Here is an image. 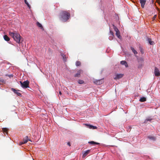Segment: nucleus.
Segmentation results:
<instances>
[{"mask_svg": "<svg viewBox=\"0 0 160 160\" xmlns=\"http://www.w3.org/2000/svg\"><path fill=\"white\" fill-rule=\"evenodd\" d=\"M59 17V19L62 21L65 22L70 18V14L69 12L66 11H63L60 12Z\"/></svg>", "mask_w": 160, "mask_h": 160, "instance_id": "obj_1", "label": "nucleus"}, {"mask_svg": "<svg viewBox=\"0 0 160 160\" xmlns=\"http://www.w3.org/2000/svg\"><path fill=\"white\" fill-rule=\"evenodd\" d=\"M9 34L10 36L12 37L14 40L17 43H20V41L22 38L18 33L16 32H9Z\"/></svg>", "mask_w": 160, "mask_h": 160, "instance_id": "obj_2", "label": "nucleus"}, {"mask_svg": "<svg viewBox=\"0 0 160 160\" xmlns=\"http://www.w3.org/2000/svg\"><path fill=\"white\" fill-rule=\"evenodd\" d=\"M20 83L21 87L23 88H26L29 87V82L28 80L25 81L23 82L20 81Z\"/></svg>", "mask_w": 160, "mask_h": 160, "instance_id": "obj_3", "label": "nucleus"}, {"mask_svg": "<svg viewBox=\"0 0 160 160\" xmlns=\"http://www.w3.org/2000/svg\"><path fill=\"white\" fill-rule=\"evenodd\" d=\"M114 31L116 32V35L117 37L119 38H121V36L120 34V32L118 30V29L114 25H112Z\"/></svg>", "mask_w": 160, "mask_h": 160, "instance_id": "obj_4", "label": "nucleus"}, {"mask_svg": "<svg viewBox=\"0 0 160 160\" xmlns=\"http://www.w3.org/2000/svg\"><path fill=\"white\" fill-rule=\"evenodd\" d=\"M154 73L156 76L158 77L160 76L159 70L157 67H155V68Z\"/></svg>", "mask_w": 160, "mask_h": 160, "instance_id": "obj_5", "label": "nucleus"}, {"mask_svg": "<svg viewBox=\"0 0 160 160\" xmlns=\"http://www.w3.org/2000/svg\"><path fill=\"white\" fill-rule=\"evenodd\" d=\"M104 82V80L103 79H101L100 80H96L94 81V83L96 84L100 85Z\"/></svg>", "mask_w": 160, "mask_h": 160, "instance_id": "obj_6", "label": "nucleus"}, {"mask_svg": "<svg viewBox=\"0 0 160 160\" xmlns=\"http://www.w3.org/2000/svg\"><path fill=\"white\" fill-rule=\"evenodd\" d=\"M83 72V71L82 70H80L78 71L77 73L75 74L74 76L75 77H78L79 78L81 76V74Z\"/></svg>", "mask_w": 160, "mask_h": 160, "instance_id": "obj_7", "label": "nucleus"}, {"mask_svg": "<svg viewBox=\"0 0 160 160\" xmlns=\"http://www.w3.org/2000/svg\"><path fill=\"white\" fill-rule=\"evenodd\" d=\"M123 76V75L121 74H117L115 77L114 78V79L115 80L119 79L121 78Z\"/></svg>", "mask_w": 160, "mask_h": 160, "instance_id": "obj_8", "label": "nucleus"}, {"mask_svg": "<svg viewBox=\"0 0 160 160\" xmlns=\"http://www.w3.org/2000/svg\"><path fill=\"white\" fill-rule=\"evenodd\" d=\"M11 90L18 96H22L21 94L20 93L18 92L19 91V90H16L13 88H12Z\"/></svg>", "mask_w": 160, "mask_h": 160, "instance_id": "obj_9", "label": "nucleus"}, {"mask_svg": "<svg viewBox=\"0 0 160 160\" xmlns=\"http://www.w3.org/2000/svg\"><path fill=\"white\" fill-rule=\"evenodd\" d=\"M140 3L141 4V6L142 8H143L144 7V5L146 3V0H140Z\"/></svg>", "mask_w": 160, "mask_h": 160, "instance_id": "obj_10", "label": "nucleus"}, {"mask_svg": "<svg viewBox=\"0 0 160 160\" xmlns=\"http://www.w3.org/2000/svg\"><path fill=\"white\" fill-rule=\"evenodd\" d=\"M90 150H88L85 151L82 157L85 158L90 152Z\"/></svg>", "mask_w": 160, "mask_h": 160, "instance_id": "obj_11", "label": "nucleus"}, {"mask_svg": "<svg viewBox=\"0 0 160 160\" xmlns=\"http://www.w3.org/2000/svg\"><path fill=\"white\" fill-rule=\"evenodd\" d=\"M28 136H26L23 139V142L24 143H26L28 141H30L31 142V140L30 139H28Z\"/></svg>", "mask_w": 160, "mask_h": 160, "instance_id": "obj_12", "label": "nucleus"}, {"mask_svg": "<svg viewBox=\"0 0 160 160\" xmlns=\"http://www.w3.org/2000/svg\"><path fill=\"white\" fill-rule=\"evenodd\" d=\"M61 56L62 57L63 60L64 62H66L67 59L68 58L66 56V55L63 53H62L61 54Z\"/></svg>", "mask_w": 160, "mask_h": 160, "instance_id": "obj_13", "label": "nucleus"}, {"mask_svg": "<svg viewBox=\"0 0 160 160\" xmlns=\"http://www.w3.org/2000/svg\"><path fill=\"white\" fill-rule=\"evenodd\" d=\"M121 64L122 65H124L126 68L128 67V66L127 62L125 61H121Z\"/></svg>", "mask_w": 160, "mask_h": 160, "instance_id": "obj_14", "label": "nucleus"}, {"mask_svg": "<svg viewBox=\"0 0 160 160\" xmlns=\"http://www.w3.org/2000/svg\"><path fill=\"white\" fill-rule=\"evenodd\" d=\"M88 143L91 144H92L94 145H98L99 144V143L98 142H96L93 141L89 142Z\"/></svg>", "mask_w": 160, "mask_h": 160, "instance_id": "obj_15", "label": "nucleus"}, {"mask_svg": "<svg viewBox=\"0 0 160 160\" xmlns=\"http://www.w3.org/2000/svg\"><path fill=\"white\" fill-rule=\"evenodd\" d=\"M148 41L149 42V43L151 45H152L154 44V42L152 41V39L151 38H148Z\"/></svg>", "mask_w": 160, "mask_h": 160, "instance_id": "obj_16", "label": "nucleus"}, {"mask_svg": "<svg viewBox=\"0 0 160 160\" xmlns=\"http://www.w3.org/2000/svg\"><path fill=\"white\" fill-rule=\"evenodd\" d=\"M4 39L7 41H8L10 40L9 38L7 35H5L3 36Z\"/></svg>", "mask_w": 160, "mask_h": 160, "instance_id": "obj_17", "label": "nucleus"}, {"mask_svg": "<svg viewBox=\"0 0 160 160\" xmlns=\"http://www.w3.org/2000/svg\"><path fill=\"white\" fill-rule=\"evenodd\" d=\"M146 100V98L144 97L141 98L139 100V101L141 102H144Z\"/></svg>", "mask_w": 160, "mask_h": 160, "instance_id": "obj_18", "label": "nucleus"}, {"mask_svg": "<svg viewBox=\"0 0 160 160\" xmlns=\"http://www.w3.org/2000/svg\"><path fill=\"white\" fill-rule=\"evenodd\" d=\"M37 25L38 27L40 28L41 29H43L42 26L39 22H37Z\"/></svg>", "mask_w": 160, "mask_h": 160, "instance_id": "obj_19", "label": "nucleus"}, {"mask_svg": "<svg viewBox=\"0 0 160 160\" xmlns=\"http://www.w3.org/2000/svg\"><path fill=\"white\" fill-rule=\"evenodd\" d=\"M148 138L151 139L153 141H154L156 139V138L155 137L152 136H148Z\"/></svg>", "mask_w": 160, "mask_h": 160, "instance_id": "obj_20", "label": "nucleus"}, {"mask_svg": "<svg viewBox=\"0 0 160 160\" xmlns=\"http://www.w3.org/2000/svg\"><path fill=\"white\" fill-rule=\"evenodd\" d=\"M131 49L134 53V54H136L137 53V52L136 50H135L133 48L131 47Z\"/></svg>", "mask_w": 160, "mask_h": 160, "instance_id": "obj_21", "label": "nucleus"}, {"mask_svg": "<svg viewBox=\"0 0 160 160\" xmlns=\"http://www.w3.org/2000/svg\"><path fill=\"white\" fill-rule=\"evenodd\" d=\"M84 124L86 126H87L88 128H89L90 129H92V127H93V126H92L91 125L87 124Z\"/></svg>", "mask_w": 160, "mask_h": 160, "instance_id": "obj_22", "label": "nucleus"}, {"mask_svg": "<svg viewBox=\"0 0 160 160\" xmlns=\"http://www.w3.org/2000/svg\"><path fill=\"white\" fill-rule=\"evenodd\" d=\"M24 2L25 4L27 5L28 7L29 8V9H30L31 8V6L27 1V0H24Z\"/></svg>", "mask_w": 160, "mask_h": 160, "instance_id": "obj_23", "label": "nucleus"}, {"mask_svg": "<svg viewBox=\"0 0 160 160\" xmlns=\"http://www.w3.org/2000/svg\"><path fill=\"white\" fill-rule=\"evenodd\" d=\"M2 130L4 132H6V133H8V129L7 128H3Z\"/></svg>", "mask_w": 160, "mask_h": 160, "instance_id": "obj_24", "label": "nucleus"}, {"mask_svg": "<svg viewBox=\"0 0 160 160\" xmlns=\"http://www.w3.org/2000/svg\"><path fill=\"white\" fill-rule=\"evenodd\" d=\"M76 65L77 66H79L81 65V62L80 61H77L76 62Z\"/></svg>", "mask_w": 160, "mask_h": 160, "instance_id": "obj_25", "label": "nucleus"}, {"mask_svg": "<svg viewBox=\"0 0 160 160\" xmlns=\"http://www.w3.org/2000/svg\"><path fill=\"white\" fill-rule=\"evenodd\" d=\"M78 82L80 84H82L84 83V81L82 80H78Z\"/></svg>", "mask_w": 160, "mask_h": 160, "instance_id": "obj_26", "label": "nucleus"}, {"mask_svg": "<svg viewBox=\"0 0 160 160\" xmlns=\"http://www.w3.org/2000/svg\"><path fill=\"white\" fill-rule=\"evenodd\" d=\"M152 119L150 118H147L145 121L144 122L147 123L148 121H151Z\"/></svg>", "mask_w": 160, "mask_h": 160, "instance_id": "obj_27", "label": "nucleus"}, {"mask_svg": "<svg viewBox=\"0 0 160 160\" xmlns=\"http://www.w3.org/2000/svg\"><path fill=\"white\" fill-rule=\"evenodd\" d=\"M110 33L111 35H112V36H114V34H113V32H112V31L110 30Z\"/></svg>", "mask_w": 160, "mask_h": 160, "instance_id": "obj_28", "label": "nucleus"}, {"mask_svg": "<svg viewBox=\"0 0 160 160\" xmlns=\"http://www.w3.org/2000/svg\"><path fill=\"white\" fill-rule=\"evenodd\" d=\"M24 143L23 142H20L19 143V145H20Z\"/></svg>", "mask_w": 160, "mask_h": 160, "instance_id": "obj_29", "label": "nucleus"}, {"mask_svg": "<svg viewBox=\"0 0 160 160\" xmlns=\"http://www.w3.org/2000/svg\"><path fill=\"white\" fill-rule=\"evenodd\" d=\"M97 128V127L96 126H93V127H92V129H96Z\"/></svg>", "mask_w": 160, "mask_h": 160, "instance_id": "obj_30", "label": "nucleus"}, {"mask_svg": "<svg viewBox=\"0 0 160 160\" xmlns=\"http://www.w3.org/2000/svg\"><path fill=\"white\" fill-rule=\"evenodd\" d=\"M67 145H68L69 146H71V144H70V143L69 142H68L67 143Z\"/></svg>", "mask_w": 160, "mask_h": 160, "instance_id": "obj_31", "label": "nucleus"}, {"mask_svg": "<svg viewBox=\"0 0 160 160\" xmlns=\"http://www.w3.org/2000/svg\"><path fill=\"white\" fill-rule=\"evenodd\" d=\"M59 94L60 95H62V92H61L60 91L59 92Z\"/></svg>", "mask_w": 160, "mask_h": 160, "instance_id": "obj_32", "label": "nucleus"}, {"mask_svg": "<svg viewBox=\"0 0 160 160\" xmlns=\"http://www.w3.org/2000/svg\"><path fill=\"white\" fill-rule=\"evenodd\" d=\"M156 15H155L154 17H153L154 19H155L156 18Z\"/></svg>", "mask_w": 160, "mask_h": 160, "instance_id": "obj_33", "label": "nucleus"}, {"mask_svg": "<svg viewBox=\"0 0 160 160\" xmlns=\"http://www.w3.org/2000/svg\"><path fill=\"white\" fill-rule=\"evenodd\" d=\"M128 127H129V129H131V127L130 126H129Z\"/></svg>", "mask_w": 160, "mask_h": 160, "instance_id": "obj_34", "label": "nucleus"}, {"mask_svg": "<svg viewBox=\"0 0 160 160\" xmlns=\"http://www.w3.org/2000/svg\"><path fill=\"white\" fill-rule=\"evenodd\" d=\"M152 3H153L154 2V0H152Z\"/></svg>", "mask_w": 160, "mask_h": 160, "instance_id": "obj_35", "label": "nucleus"}, {"mask_svg": "<svg viewBox=\"0 0 160 160\" xmlns=\"http://www.w3.org/2000/svg\"><path fill=\"white\" fill-rule=\"evenodd\" d=\"M141 52H142V53H143V51H141Z\"/></svg>", "mask_w": 160, "mask_h": 160, "instance_id": "obj_36", "label": "nucleus"}, {"mask_svg": "<svg viewBox=\"0 0 160 160\" xmlns=\"http://www.w3.org/2000/svg\"><path fill=\"white\" fill-rule=\"evenodd\" d=\"M129 130V129H128V131Z\"/></svg>", "mask_w": 160, "mask_h": 160, "instance_id": "obj_37", "label": "nucleus"}]
</instances>
